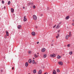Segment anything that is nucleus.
<instances>
[{
    "label": "nucleus",
    "instance_id": "obj_1",
    "mask_svg": "<svg viewBox=\"0 0 74 74\" xmlns=\"http://www.w3.org/2000/svg\"><path fill=\"white\" fill-rule=\"evenodd\" d=\"M33 19L35 21H36V20H37V16L35 15H33Z\"/></svg>",
    "mask_w": 74,
    "mask_h": 74
},
{
    "label": "nucleus",
    "instance_id": "obj_2",
    "mask_svg": "<svg viewBox=\"0 0 74 74\" xmlns=\"http://www.w3.org/2000/svg\"><path fill=\"white\" fill-rule=\"evenodd\" d=\"M50 57L52 58H55V54H50Z\"/></svg>",
    "mask_w": 74,
    "mask_h": 74
},
{
    "label": "nucleus",
    "instance_id": "obj_3",
    "mask_svg": "<svg viewBox=\"0 0 74 74\" xmlns=\"http://www.w3.org/2000/svg\"><path fill=\"white\" fill-rule=\"evenodd\" d=\"M32 34L33 36H35L36 35V33L34 32H32Z\"/></svg>",
    "mask_w": 74,
    "mask_h": 74
},
{
    "label": "nucleus",
    "instance_id": "obj_4",
    "mask_svg": "<svg viewBox=\"0 0 74 74\" xmlns=\"http://www.w3.org/2000/svg\"><path fill=\"white\" fill-rule=\"evenodd\" d=\"M34 56L35 58H38V55H37L36 53H35L34 54Z\"/></svg>",
    "mask_w": 74,
    "mask_h": 74
},
{
    "label": "nucleus",
    "instance_id": "obj_5",
    "mask_svg": "<svg viewBox=\"0 0 74 74\" xmlns=\"http://www.w3.org/2000/svg\"><path fill=\"white\" fill-rule=\"evenodd\" d=\"M58 64H59V65H60L61 66H62V65H63V62H58Z\"/></svg>",
    "mask_w": 74,
    "mask_h": 74
},
{
    "label": "nucleus",
    "instance_id": "obj_6",
    "mask_svg": "<svg viewBox=\"0 0 74 74\" xmlns=\"http://www.w3.org/2000/svg\"><path fill=\"white\" fill-rule=\"evenodd\" d=\"M69 37L70 36H69V35H67L66 36L65 38L66 40H68V38H69Z\"/></svg>",
    "mask_w": 74,
    "mask_h": 74
},
{
    "label": "nucleus",
    "instance_id": "obj_7",
    "mask_svg": "<svg viewBox=\"0 0 74 74\" xmlns=\"http://www.w3.org/2000/svg\"><path fill=\"white\" fill-rule=\"evenodd\" d=\"M42 52H44L45 51V48H43L42 49Z\"/></svg>",
    "mask_w": 74,
    "mask_h": 74
},
{
    "label": "nucleus",
    "instance_id": "obj_8",
    "mask_svg": "<svg viewBox=\"0 0 74 74\" xmlns=\"http://www.w3.org/2000/svg\"><path fill=\"white\" fill-rule=\"evenodd\" d=\"M41 73H42V70H40L39 71L38 74H41Z\"/></svg>",
    "mask_w": 74,
    "mask_h": 74
},
{
    "label": "nucleus",
    "instance_id": "obj_9",
    "mask_svg": "<svg viewBox=\"0 0 74 74\" xmlns=\"http://www.w3.org/2000/svg\"><path fill=\"white\" fill-rule=\"evenodd\" d=\"M22 27V26L21 25H19L18 26L17 28L18 29H20Z\"/></svg>",
    "mask_w": 74,
    "mask_h": 74
},
{
    "label": "nucleus",
    "instance_id": "obj_10",
    "mask_svg": "<svg viewBox=\"0 0 74 74\" xmlns=\"http://www.w3.org/2000/svg\"><path fill=\"white\" fill-rule=\"evenodd\" d=\"M56 71H55V70H53V74H56Z\"/></svg>",
    "mask_w": 74,
    "mask_h": 74
},
{
    "label": "nucleus",
    "instance_id": "obj_11",
    "mask_svg": "<svg viewBox=\"0 0 74 74\" xmlns=\"http://www.w3.org/2000/svg\"><path fill=\"white\" fill-rule=\"evenodd\" d=\"M11 12L12 13H13V12H14V9L12 8L11 9Z\"/></svg>",
    "mask_w": 74,
    "mask_h": 74
},
{
    "label": "nucleus",
    "instance_id": "obj_12",
    "mask_svg": "<svg viewBox=\"0 0 74 74\" xmlns=\"http://www.w3.org/2000/svg\"><path fill=\"white\" fill-rule=\"evenodd\" d=\"M32 60L31 59H29L28 60V62L29 63H32Z\"/></svg>",
    "mask_w": 74,
    "mask_h": 74
},
{
    "label": "nucleus",
    "instance_id": "obj_13",
    "mask_svg": "<svg viewBox=\"0 0 74 74\" xmlns=\"http://www.w3.org/2000/svg\"><path fill=\"white\" fill-rule=\"evenodd\" d=\"M62 58V57L60 56L59 55H58L57 56V58L58 59H60Z\"/></svg>",
    "mask_w": 74,
    "mask_h": 74
},
{
    "label": "nucleus",
    "instance_id": "obj_14",
    "mask_svg": "<svg viewBox=\"0 0 74 74\" xmlns=\"http://www.w3.org/2000/svg\"><path fill=\"white\" fill-rule=\"evenodd\" d=\"M29 65V64H28V62H26L25 64V66L26 67H27V66H28V65Z\"/></svg>",
    "mask_w": 74,
    "mask_h": 74
},
{
    "label": "nucleus",
    "instance_id": "obj_15",
    "mask_svg": "<svg viewBox=\"0 0 74 74\" xmlns=\"http://www.w3.org/2000/svg\"><path fill=\"white\" fill-rule=\"evenodd\" d=\"M33 73L34 74H36V70H34L33 71Z\"/></svg>",
    "mask_w": 74,
    "mask_h": 74
},
{
    "label": "nucleus",
    "instance_id": "obj_16",
    "mask_svg": "<svg viewBox=\"0 0 74 74\" xmlns=\"http://www.w3.org/2000/svg\"><path fill=\"white\" fill-rule=\"evenodd\" d=\"M69 18H70V17H69V16H67L66 17V19L67 20V19H69Z\"/></svg>",
    "mask_w": 74,
    "mask_h": 74
},
{
    "label": "nucleus",
    "instance_id": "obj_17",
    "mask_svg": "<svg viewBox=\"0 0 74 74\" xmlns=\"http://www.w3.org/2000/svg\"><path fill=\"white\" fill-rule=\"evenodd\" d=\"M6 36H9V34H8V32L6 31Z\"/></svg>",
    "mask_w": 74,
    "mask_h": 74
},
{
    "label": "nucleus",
    "instance_id": "obj_18",
    "mask_svg": "<svg viewBox=\"0 0 74 74\" xmlns=\"http://www.w3.org/2000/svg\"><path fill=\"white\" fill-rule=\"evenodd\" d=\"M59 27H60V25H57V26L56 27V29H58Z\"/></svg>",
    "mask_w": 74,
    "mask_h": 74
},
{
    "label": "nucleus",
    "instance_id": "obj_19",
    "mask_svg": "<svg viewBox=\"0 0 74 74\" xmlns=\"http://www.w3.org/2000/svg\"><path fill=\"white\" fill-rule=\"evenodd\" d=\"M47 57V55L46 54H45L43 55V57L44 58H45L46 57Z\"/></svg>",
    "mask_w": 74,
    "mask_h": 74
},
{
    "label": "nucleus",
    "instance_id": "obj_20",
    "mask_svg": "<svg viewBox=\"0 0 74 74\" xmlns=\"http://www.w3.org/2000/svg\"><path fill=\"white\" fill-rule=\"evenodd\" d=\"M71 32H69V37H71Z\"/></svg>",
    "mask_w": 74,
    "mask_h": 74
},
{
    "label": "nucleus",
    "instance_id": "obj_21",
    "mask_svg": "<svg viewBox=\"0 0 74 74\" xmlns=\"http://www.w3.org/2000/svg\"><path fill=\"white\" fill-rule=\"evenodd\" d=\"M23 21H24V22H26V21H27V18H25L24 19Z\"/></svg>",
    "mask_w": 74,
    "mask_h": 74
},
{
    "label": "nucleus",
    "instance_id": "obj_22",
    "mask_svg": "<svg viewBox=\"0 0 74 74\" xmlns=\"http://www.w3.org/2000/svg\"><path fill=\"white\" fill-rule=\"evenodd\" d=\"M35 62L34 60H33L32 61V64H34Z\"/></svg>",
    "mask_w": 74,
    "mask_h": 74
},
{
    "label": "nucleus",
    "instance_id": "obj_23",
    "mask_svg": "<svg viewBox=\"0 0 74 74\" xmlns=\"http://www.w3.org/2000/svg\"><path fill=\"white\" fill-rule=\"evenodd\" d=\"M69 54L70 55H72L73 54V52L71 51L69 52Z\"/></svg>",
    "mask_w": 74,
    "mask_h": 74
},
{
    "label": "nucleus",
    "instance_id": "obj_24",
    "mask_svg": "<svg viewBox=\"0 0 74 74\" xmlns=\"http://www.w3.org/2000/svg\"><path fill=\"white\" fill-rule=\"evenodd\" d=\"M10 3H11V2H10V1H9L8 2V5H10Z\"/></svg>",
    "mask_w": 74,
    "mask_h": 74
},
{
    "label": "nucleus",
    "instance_id": "obj_25",
    "mask_svg": "<svg viewBox=\"0 0 74 74\" xmlns=\"http://www.w3.org/2000/svg\"><path fill=\"white\" fill-rule=\"evenodd\" d=\"M28 53L29 54H31V51H28Z\"/></svg>",
    "mask_w": 74,
    "mask_h": 74
},
{
    "label": "nucleus",
    "instance_id": "obj_26",
    "mask_svg": "<svg viewBox=\"0 0 74 74\" xmlns=\"http://www.w3.org/2000/svg\"><path fill=\"white\" fill-rule=\"evenodd\" d=\"M57 72H58V73H59L60 72V71L59 70V69H57Z\"/></svg>",
    "mask_w": 74,
    "mask_h": 74
},
{
    "label": "nucleus",
    "instance_id": "obj_27",
    "mask_svg": "<svg viewBox=\"0 0 74 74\" xmlns=\"http://www.w3.org/2000/svg\"><path fill=\"white\" fill-rule=\"evenodd\" d=\"M2 3L3 4H4V1H3V0L2 1Z\"/></svg>",
    "mask_w": 74,
    "mask_h": 74
},
{
    "label": "nucleus",
    "instance_id": "obj_28",
    "mask_svg": "<svg viewBox=\"0 0 74 74\" xmlns=\"http://www.w3.org/2000/svg\"><path fill=\"white\" fill-rule=\"evenodd\" d=\"M62 23V22H60L59 23V24H58V25H60V24H61V23Z\"/></svg>",
    "mask_w": 74,
    "mask_h": 74
},
{
    "label": "nucleus",
    "instance_id": "obj_29",
    "mask_svg": "<svg viewBox=\"0 0 74 74\" xmlns=\"http://www.w3.org/2000/svg\"><path fill=\"white\" fill-rule=\"evenodd\" d=\"M33 8L34 9V8H35L36 6H35V5H34L33 6Z\"/></svg>",
    "mask_w": 74,
    "mask_h": 74
},
{
    "label": "nucleus",
    "instance_id": "obj_30",
    "mask_svg": "<svg viewBox=\"0 0 74 74\" xmlns=\"http://www.w3.org/2000/svg\"><path fill=\"white\" fill-rule=\"evenodd\" d=\"M70 45L68 44V45H67V46L68 47H70Z\"/></svg>",
    "mask_w": 74,
    "mask_h": 74
},
{
    "label": "nucleus",
    "instance_id": "obj_31",
    "mask_svg": "<svg viewBox=\"0 0 74 74\" xmlns=\"http://www.w3.org/2000/svg\"><path fill=\"white\" fill-rule=\"evenodd\" d=\"M56 25H55V26H54L53 27V28H55V27H56Z\"/></svg>",
    "mask_w": 74,
    "mask_h": 74
},
{
    "label": "nucleus",
    "instance_id": "obj_32",
    "mask_svg": "<svg viewBox=\"0 0 74 74\" xmlns=\"http://www.w3.org/2000/svg\"><path fill=\"white\" fill-rule=\"evenodd\" d=\"M5 38H7V36H6V35L5 36Z\"/></svg>",
    "mask_w": 74,
    "mask_h": 74
},
{
    "label": "nucleus",
    "instance_id": "obj_33",
    "mask_svg": "<svg viewBox=\"0 0 74 74\" xmlns=\"http://www.w3.org/2000/svg\"><path fill=\"white\" fill-rule=\"evenodd\" d=\"M51 47H52V46H53V44H52L51 45Z\"/></svg>",
    "mask_w": 74,
    "mask_h": 74
},
{
    "label": "nucleus",
    "instance_id": "obj_34",
    "mask_svg": "<svg viewBox=\"0 0 74 74\" xmlns=\"http://www.w3.org/2000/svg\"><path fill=\"white\" fill-rule=\"evenodd\" d=\"M29 4H30V5L32 4V2H29Z\"/></svg>",
    "mask_w": 74,
    "mask_h": 74
},
{
    "label": "nucleus",
    "instance_id": "obj_35",
    "mask_svg": "<svg viewBox=\"0 0 74 74\" xmlns=\"http://www.w3.org/2000/svg\"><path fill=\"white\" fill-rule=\"evenodd\" d=\"M31 4H32V5H33V2H32Z\"/></svg>",
    "mask_w": 74,
    "mask_h": 74
},
{
    "label": "nucleus",
    "instance_id": "obj_36",
    "mask_svg": "<svg viewBox=\"0 0 74 74\" xmlns=\"http://www.w3.org/2000/svg\"><path fill=\"white\" fill-rule=\"evenodd\" d=\"M72 25L73 26H74V23H72Z\"/></svg>",
    "mask_w": 74,
    "mask_h": 74
},
{
    "label": "nucleus",
    "instance_id": "obj_37",
    "mask_svg": "<svg viewBox=\"0 0 74 74\" xmlns=\"http://www.w3.org/2000/svg\"><path fill=\"white\" fill-rule=\"evenodd\" d=\"M30 5V4H29V3H28V4H27V5H28V6H29V5Z\"/></svg>",
    "mask_w": 74,
    "mask_h": 74
},
{
    "label": "nucleus",
    "instance_id": "obj_38",
    "mask_svg": "<svg viewBox=\"0 0 74 74\" xmlns=\"http://www.w3.org/2000/svg\"><path fill=\"white\" fill-rule=\"evenodd\" d=\"M4 10H5V6H4Z\"/></svg>",
    "mask_w": 74,
    "mask_h": 74
},
{
    "label": "nucleus",
    "instance_id": "obj_39",
    "mask_svg": "<svg viewBox=\"0 0 74 74\" xmlns=\"http://www.w3.org/2000/svg\"><path fill=\"white\" fill-rule=\"evenodd\" d=\"M24 19L26 18V16H24Z\"/></svg>",
    "mask_w": 74,
    "mask_h": 74
},
{
    "label": "nucleus",
    "instance_id": "obj_40",
    "mask_svg": "<svg viewBox=\"0 0 74 74\" xmlns=\"http://www.w3.org/2000/svg\"><path fill=\"white\" fill-rule=\"evenodd\" d=\"M58 37H59V34H58Z\"/></svg>",
    "mask_w": 74,
    "mask_h": 74
},
{
    "label": "nucleus",
    "instance_id": "obj_41",
    "mask_svg": "<svg viewBox=\"0 0 74 74\" xmlns=\"http://www.w3.org/2000/svg\"><path fill=\"white\" fill-rule=\"evenodd\" d=\"M34 63V64H37V62H35Z\"/></svg>",
    "mask_w": 74,
    "mask_h": 74
},
{
    "label": "nucleus",
    "instance_id": "obj_42",
    "mask_svg": "<svg viewBox=\"0 0 74 74\" xmlns=\"http://www.w3.org/2000/svg\"><path fill=\"white\" fill-rule=\"evenodd\" d=\"M56 38H58V36H56Z\"/></svg>",
    "mask_w": 74,
    "mask_h": 74
},
{
    "label": "nucleus",
    "instance_id": "obj_43",
    "mask_svg": "<svg viewBox=\"0 0 74 74\" xmlns=\"http://www.w3.org/2000/svg\"><path fill=\"white\" fill-rule=\"evenodd\" d=\"M39 42H37V44H39Z\"/></svg>",
    "mask_w": 74,
    "mask_h": 74
},
{
    "label": "nucleus",
    "instance_id": "obj_44",
    "mask_svg": "<svg viewBox=\"0 0 74 74\" xmlns=\"http://www.w3.org/2000/svg\"><path fill=\"white\" fill-rule=\"evenodd\" d=\"M60 30L59 31H58V33H60Z\"/></svg>",
    "mask_w": 74,
    "mask_h": 74
},
{
    "label": "nucleus",
    "instance_id": "obj_45",
    "mask_svg": "<svg viewBox=\"0 0 74 74\" xmlns=\"http://www.w3.org/2000/svg\"><path fill=\"white\" fill-rule=\"evenodd\" d=\"M14 67H12V70H14Z\"/></svg>",
    "mask_w": 74,
    "mask_h": 74
},
{
    "label": "nucleus",
    "instance_id": "obj_46",
    "mask_svg": "<svg viewBox=\"0 0 74 74\" xmlns=\"http://www.w3.org/2000/svg\"><path fill=\"white\" fill-rule=\"evenodd\" d=\"M43 15L42 14H41L40 16H42Z\"/></svg>",
    "mask_w": 74,
    "mask_h": 74
},
{
    "label": "nucleus",
    "instance_id": "obj_47",
    "mask_svg": "<svg viewBox=\"0 0 74 74\" xmlns=\"http://www.w3.org/2000/svg\"><path fill=\"white\" fill-rule=\"evenodd\" d=\"M23 9H25V7H23Z\"/></svg>",
    "mask_w": 74,
    "mask_h": 74
},
{
    "label": "nucleus",
    "instance_id": "obj_48",
    "mask_svg": "<svg viewBox=\"0 0 74 74\" xmlns=\"http://www.w3.org/2000/svg\"><path fill=\"white\" fill-rule=\"evenodd\" d=\"M1 72H3V70H1Z\"/></svg>",
    "mask_w": 74,
    "mask_h": 74
},
{
    "label": "nucleus",
    "instance_id": "obj_49",
    "mask_svg": "<svg viewBox=\"0 0 74 74\" xmlns=\"http://www.w3.org/2000/svg\"><path fill=\"white\" fill-rule=\"evenodd\" d=\"M72 22H74V19L72 20Z\"/></svg>",
    "mask_w": 74,
    "mask_h": 74
},
{
    "label": "nucleus",
    "instance_id": "obj_50",
    "mask_svg": "<svg viewBox=\"0 0 74 74\" xmlns=\"http://www.w3.org/2000/svg\"><path fill=\"white\" fill-rule=\"evenodd\" d=\"M36 29H37V27H36Z\"/></svg>",
    "mask_w": 74,
    "mask_h": 74
},
{
    "label": "nucleus",
    "instance_id": "obj_51",
    "mask_svg": "<svg viewBox=\"0 0 74 74\" xmlns=\"http://www.w3.org/2000/svg\"><path fill=\"white\" fill-rule=\"evenodd\" d=\"M52 42H53V40H52Z\"/></svg>",
    "mask_w": 74,
    "mask_h": 74
},
{
    "label": "nucleus",
    "instance_id": "obj_52",
    "mask_svg": "<svg viewBox=\"0 0 74 74\" xmlns=\"http://www.w3.org/2000/svg\"><path fill=\"white\" fill-rule=\"evenodd\" d=\"M37 54H39V53H37Z\"/></svg>",
    "mask_w": 74,
    "mask_h": 74
},
{
    "label": "nucleus",
    "instance_id": "obj_53",
    "mask_svg": "<svg viewBox=\"0 0 74 74\" xmlns=\"http://www.w3.org/2000/svg\"><path fill=\"white\" fill-rule=\"evenodd\" d=\"M33 59H34V58H33Z\"/></svg>",
    "mask_w": 74,
    "mask_h": 74
},
{
    "label": "nucleus",
    "instance_id": "obj_54",
    "mask_svg": "<svg viewBox=\"0 0 74 74\" xmlns=\"http://www.w3.org/2000/svg\"><path fill=\"white\" fill-rule=\"evenodd\" d=\"M28 74H31L30 73H28Z\"/></svg>",
    "mask_w": 74,
    "mask_h": 74
}]
</instances>
